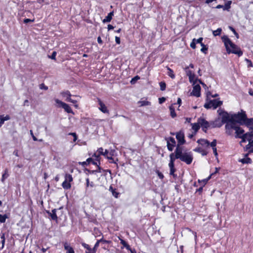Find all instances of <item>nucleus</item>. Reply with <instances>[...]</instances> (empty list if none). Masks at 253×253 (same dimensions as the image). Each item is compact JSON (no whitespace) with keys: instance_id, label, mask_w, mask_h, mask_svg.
<instances>
[{"instance_id":"9d476101","label":"nucleus","mask_w":253,"mask_h":253,"mask_svg":"<svg viewBox=\"0 0 253 253\" xmlns=\"http://www.w3.org/2000/svg\"><path fill=\"white\" fill-rule=\"evenodd\" d=\"M55 101L57 104L59 105V107L63 108L65 112L68 113H71L73 115L74 114V112L73 111L72 108L68 104L62 102L58 99H56Z\"/></svg>"},{"instance_id":"49530a36","label":"nucleus","mask_w":253,"mask_h":253,"mask_svg":"<svg viewBox=\"0 0 253 253\" xmlns=\"http://www.w3.org/2000/svg\"><path fill=\"white\" fill-rule=\"evenodd\" d=\"M196 39H194L193 40H192V42H191L190 43V46L191 48H192L193 49H195L196 47Z\"/></svg>"},{"instance_id":"423d86ee","label":"nucleus","mask_w":253,"mask_h":253,"mask_svg":"<svg viewBox=\"0 0 253 253\" xmlns=\"http://www.w3.org/2000/svg\"><path fill=\"white\" fill-rule=\"evenodd\" d=\"M219 115L221 116V122L223 124L226 123L225 125L231 123V115L230 116L227 112L224 110H218L217 111Z\"/></svg>"},{"instance_id":"412c9836","label":"nucleus","mask_w":253,"mask_h":253,"mask_svg":"<svg viewBox=\"0 0 253 253\" xmlns=\"http://www.w3.org/2000/svg\"><path fill=\"white\" fill-rule=\"evenodd\" d=\"M248 155H249V153L246 154L245 155V158L240 160L239 161L240 162H241L243 164H251L252 163V159L251 158L248 157Z\"/></svg>"},{"instance_id":"09e8293b","label":"nucleus","mask_w":253,"mask_h":253,"mask_svg":"<svg viewBox=\"0 0 253 253\" xmlns=\"http://www.w3.org/2000/svg\"><path fill=\"white\" fill-rule=\"evenodd\" d=\"M99 243L100 242H99L98 240H97L96 242L95 243L93 248V250L96 253V251H97V248H98L99 246Z\"/></svg>"},{"instance_id":"6ab92c4d","label":"nucleus","mask_w":253,"mask_h":253,"mask_svg":"<svg viewBox=\"0 0 253 253\" xmlns=\"http://www.w3.org/2000/svg\"><path fill=\"white\" fill-rule=\"evenodd\" d=\"M82 246L86 250L85 251V253H96V252L93 250V248H91L90 246L85 243H82Z\"/></svg>"},{"instance_id":"a18cd8bd","label":"nucleus","mask_w":253,"mask_h":253,"mask_svg":"<svg viewBox=\"0 0 253 253\" xmlns=\"http://www.w3.org/2000/svg\"><path fill=\"white\" fill-rule=\"evenodd\" d=\"M238 138H241L242 139L240 143L246 142H247L248 141L247 140V134H245V133L244 134V135H242L241 137H239Z\"/></svg>"},{"instance_id":"4c0bfd02","label":"nucleus","mask_w":253,"mask_h":253,"mask_svg":"<svg viewBox=\"0 0 253 253\" xmlns=\"http://www.w3.org/2000/svg\"><path fill=\"white\" fill-rule=\"evenodd\" d=\"M232 3L231 0L227 1L224 6V10H229V9L231 8V4Z\"/></svg>"},{"instance_id":"f3484780","label":"nucleus","mask_w":253,"mask_h":253,"mask_svg":"<svg viewBox=\"0 0 253 253\" xmlns=\"http://www.w3.org/2000/svg\"><path fill=\"white\" fill-rule=\"evenodd\" d=\"M63 246L66 253H75V251L73 247H72L70 244L67 242H63Z\"/></svg>"},{"instance_id":"8fccbe9b","label":"nucleus","mask_w":253,"mask_h":253,"mask_svg":"<svg viewBox=\"0 0 253 253\" xmlns=\"http://www.w3.org/2000/svg\"><path fill=\"white\" fill-rule=\"evenodd\" d=\"M39 87L41 89H44L45 90L48 89V87L46 86L43 83L40 84Z\"/></svg>"},{"instance_id":"2f4dec72","label":"nucleus","mask_w":253,"mask_h":253,"mask_svg":"<svg viewBox=\"0 0 253 253\" xmlns=\"http://www.w3.org/2000/svg\"><path fill=\"white\" fill-rule=\"evenodd\" d=\"M8 170L7 169H5L4 170V172L2 175V177L1 179V181L2 182H4L5 180L9 176V174L8 173Z\"/></svg>"},{"instance_id":"cd10ccee","label":"nucleus","mask_w":253,"mask_h":253,"mask_svg":"<svg viewBox=\"0 0 253 253\" xmlns=\"http://www.w3.org/2000/svg\"><path fill=\"white\" fill-rule=\"evenodd\" d=\"M167 69L168 71V73H167L169 77H170L171 79H174L175 77V74H174L173 71L168 66L167 67Z\"/></svg>"},{"instance_id":"9b49d317","label":"nucleus","mask_w":253,"mask_h":253,"mask_svg":"<svg viewBox=\"0 0 253 253\" xmlns=\"http://www.w3.org/2000/svg\"><path fill=\"white\" fill-rule=\"evenodd\" d=\"M167 141V148L169 151H172L176 145V141L173 137H169L166 138Z\"/></svg>"},{"instance_id":"680f3d73","label":"nucleus","mask_w":253,"mask_h":253,"mask_svg":"<svg viewBox=\"0 0 253 253\" xmlns=\"http://www.w3.org/2000/svg\"><path fill=\"white\" fill-rule=\"evenodd\" d=\"M34 20H31L30 19H29V18H25L24 20V23H25V24H27V23H28L29 22H34Z\"/></svg>"},{"instance_id":"c9c22d12","label":"nucleus","mask_w":253,"mask_h":253,"mask_svg":"<svg viewBox=\"0 0 253 253\" xmlns=\"http://www.w3.org/2000/svg\"><path fill=\"white\" fill-rule=\"evenodd\" d=\"M8 218V216L7 214H0V223H4L6 220Z\"/></svg>"},{"instance_id":"4d7b16f0","label":"nucleus","mask_w":253,"mask_h":253,"mask_svg":"<svg viewBox=\"0 0 253 253\" xmlns=\"http://www.w3.org/2000/svg\"><path fill=\"white\" fill-rule=\"evenodd\" d=\"M69 135L73 136V137H74V142H75L77 140L78 137L75 132H71L69 133Z\"/></svg>"},{"instance_id":"a878e982","label":"nucleus","mask_w":253,"mask_h":253,"mask_svg":"<svg viewBox=\"0 0 253 253\" xmlns=\"http://www.w3.org/2000/svg\"><path fill=\"white\" fill-rule=\"evenodd\" d=\"M197 143L200 144L201 145L206 147H209L210 146V142L207 139H200L198 140Z\"/></svg>"},{"instance_id":"052dcab7","label":"nucleus","mask_w":253,"mask_h":253,"mask_svg":"<svg viewBox=\"0 0 253 253\" xmlns=\"http://www.w3.org/2000/svg\"><path fill=\"white\" fill-rule=\"evenodd\" d=\"M99 242L100 243H102L103 244H105V243H110L111 242L110 241H108V240H106L105 239H104L103 238H101V239L100 240H98Z\"/></svg>"},{"instance_id":"bb28decb","label":"nucleus","mask_w":253,"mask_h":253,"mask_svg":"<svg viewBox=\"0 0 253 253\" xmlns=\"http://www.w3.org/2000/svg\"><path fill=\"white\" fill-rule=\"evenodd\" d=\"M194 151L195 152L201 153L203 156H206L208 153V151L200 147L195 148Z\"/></svg>"},{"instance_id":"dca6fc26","label":"nucleus","mask_w":253,"mask_h":253,"mask_svg":"<svg viewBox=\"0 0 253 253\" xmlns=\"http://www.w3.org/2000/svg\"><path fill=\"white\" fill-rule=\"evenodd\" d=\"M223 124L218 118L214 121L211 122V128L220 127L222 126Z\"/></svg>"},{"instance_id":"de8ad7c7","label":"nucleus","mask_w":253,"mask_h":253,"mask_svg":"<svg viewBox=\"0 0 253 253\" xmlns=\"http://www.w3.org/2000/svg\"><path fill=\"white\" fill-rule=\"evenodd\" d=\"M217 141L216 139H213V141L210 143V146H211L212 148H215L216 146Z\"/></svg>"},{"instance_id":"5fc2aeb1","label":"nucleus","mask_w":253,"mask_h":253,"mask_svg":"<svg viewBox=\"0 0 253 253\" xmlns=\"http://www.w3.org/2000/svg\"><path fill=\"white\" fill-rule=\"evenodd\" d=\"M210 96H211V97H216L218 96V94L217 93H215L214 94H212L211 92L209 91L207 93V97H209Z\"/></svg>"},{"instance_id":"20e7f679","label":"nucleus","mask_w":253,"mask_h":253,"mask_svg":"<svg viewBox=\"0 0 253 253\" xmlns=\"http://www.w3.org/2000/svg\"><path fill=\"white\" fill-rule=\"evenodd\" d=\"M223 102L218 100L217 99L211 100L207 102L204 105V107L207 109L213 108V109H216L218 107L222 105Z\"/></svg>"},{"instance_id":"ddd939ff","label":"nucleus","mask_w":253,"mask_h":253,"mask_svg":"<svg viewBox=\"0 0 253 253\" xmlns=\"http://www.w3.org/2000/svg\"><path fill=\"white\" fill-rule=\"evenodd\" d=\"M176 138L178 141V144L179 145H183L185 143L184 134V133L181 131H180L176 133Z\"/></svg>"},{"instance_id":"4468645a","label":"nucleus","mask_w":253,"mask_h":253,"mask_svg":"<svg viewBox=\"0 0 253 253\" xmlns=\"http://www.w3.org/2000/svg\"><path fill=\"white\" fill-rule=\"evenodd\" d=\"M243 125L248 127L250 130H253V118H248L246 116V119L244 121Z\"/></svg>"},{"instance_id":"6e6d98bb","label":"nucleus","mask_w":253,"mask_h":253,"mask_svg":"<svg viewBox=\"0 0 253 253\" xmlns=\"http://www.w3.org/2000/svg\"><path fill=\"white\" fill-rule=\"evenodd\" d=\"M157 173L158 174V176L161 179H163L164 178V176L163 174L160 172L159 170L157 171Z\"/></svg>"},{"instance_id":"4be33fe9","label":"nucleus","mask_w":253,"mask_h":253,"mask_svg":"<svg viewBox=\"0 0 253 253\" xmlns=\"http://www.w3.org/2000/svg\"><path fill=\"white\" fill-rule=\"evenodd\" d=\"M180 145L178 144L176 146L174 154H176V158H180V156L183 153L182 152V147L180 146Z\"/></svg>"},{"instance_id":"0e129e2a","label":"nucleus","mask_w":253,"mask_h":253,"mask_svg":"<svg viewBox=\"0 0 253 253\" xmlns=\"http://www.w3.org/2000/svg\"><path fill=\"white\" fill-rule=\"evenodd\" d=\"M79 164L80 165H81L83 167H85V166H88V164H87V163L86 162V161H84V162H79Z\"/></svg>"},{"instance_id":"13d9d810","label":"nucleus","mask_w":253,"mask_h":253,"mask_svg":"<svg viewBox=\"0 0 253 253\" xmlns=\"http://www.w3.org/2000/svg\"><path fill=\"white\" fill-rule=\"evenodd\" d=\"M56 54H57L56 52V51H53L52 53V54L51 55V56H49V58L52 59H53V60H56Z\"/></svg>"},{"instance_id":"473e14b6","label":"nucleus","mask_w":253,"mask_h":253,"mask_svg":"<svg viewBox=\"0 0 253 253\" xmlns=\"http://www.w3.org/2000/svg\"><path fill=\"white\" fill-rule=\"evenodd\" d=\"M191 125L192 129H193L195 132H197L200 128V126L198 121L197 123L191 124Z\"/></svg>"},{"instance_id":"ea45409f","label":"nucleus","mask_w":253,"mask_h":253,"mask_svg":"<svg viewBox=\"0 0 253 253\" xmlns=\"http://www.w3.org/2000/svg\"><path fill=\"white\" fill-rule=\"evenodd\" d=\"M89 186L93 187L94 186V183L92 181L90 182L89 178H87L86 179V188H87Z\"/></svg>"},{"instance_id":"bf43d9fd","label":"nucleus","mask_w":253,"mask_h":253,"mask_svg":"<svg viewBox=\"0 0 253 253\" xmlns=\"http://www.w3.org/2000/svg\"><path fill=\"white\" fill-rule=\"evenodd\" d=\"M208 49V48L206 45L205 46L202 47V48L201 49V51L202 52L204 53L205 54H206L207 52Z\"/></svg>"},{"instance_id":"a211bd4d","label":"nucleus","mask_w":253,"mask_h":253,"mask_svg":"<svg viewBox=\"0 0 253 253\" xmlns=\"http://www.w3.org/2000/svg\"><path fill=\"white\" fill-rule=\"evenodd\" d=\"M57 210V209H54L51 211V212H50L49 211H46V212L47 213L48 215L50 216L51 219L53 220H55V221L57 220L58 217L56 214Z\"/></svg>"},{"instance_id":"37998d69","label":"nucleus","mask_w":253,"mask_h":253,"mask_svg":"<svg viewBox=\"0 0 253 253\" xmlns=\"http://www.w3.org/2000/svg\"><path fill=\"white\" fill-rule=\"evenodd\" d=\"M160 89L161 90L164 91L166 90V84L164 82H161L159 83Z\"/></svg>"},{"instance_id":"5701e85b","label":"nucleus","mask_w":253,"mask_h":253,"mask_svg":"<svg viewBox=\"0 0 253 253\" xmlns=\"http://www.w3.org/2000/svg\"><path fill=\"white\" fill-rule=\"evenodd\" d=\"M114 16V11H112L108 14V15L102 20L103 23L110 22Z\"/></svg>"},{"instance_id":"aec40b11","label":"nucleus","mask_w":253,"mask_h":253,"mask_svg":"<svg viewBox=\"0 0 253 253\" xmlns=\"http://www.w3.org/2000/svg\"><path fill=\"white\" fill-rule=\"evenodd\" d=\"M120 243L122 245H123V246L124 247H125L126 250H127L128 251H130L131 253H135V251L134 250H133V251L131 250L130 246L127 243V242L126 241H125L124 240L122 239H120Z\"/></svg>"},{"instance_id":"864d4df0","label":"nucleus","mask_w":253,"mask_h":253,"mask_svg":"<svg viewBox=\"0 0 253 253\" xmlns=\"http://www.w3.org/2000/svg\"><path fill=\"white\" fill-rule=\"evenodd\" d=\"M103 148L102 147H100L98 149L97 151V153L98 155H99L100 156V155H103Z\"/></svg>"},{"instance_id":"2eb2a0df","label":"nucleus","mask_w":253,"mask_h":253,"mask_svg":"<svg viewBox=\"0 0 253 253\" xmlns=\"http://www.w3.org/2000/svg\"><path fill=\"white\" fill-rule=\"evenodd\" d=\"M201 86L199 84H196L194 86L193 90H192V94L196 97H199L201 95Z\"/></svg>"},{"instance_id":"c756f323","label":"nucleus","mask_w":253,"mask_h":253,"mask_svg":"<svg viewBox=\"0 0 253 253\" xmlns=\"http://www.w3.org/2000/svg\"><path fill=\"white\" fill-rule=\"evenodd\" d=\"M138 104H139V106L140 107L149 106L151 104L150 102L147 100H140L138 102Z\"/></svg>"},{"instance_id":"338daca9","label":"nucleus","mask_w":253,"mask_h":253,"mask_svg":"<svg viewBox=\"0 0 253 253\" xmlns=\"http://www.w3.org/2000/svg\"><path fill=\"white\" fill-rule=\"evenodd\" d=\"M115 42L117 44H120L121 40H120V37L116 36L115 37Z\"/></svg>"},{"instance_id":"b1692460","label":"nucleus","mask_w":253,"mask_h":253,"mask_svg":"<svg viewBox=\"0 0 253 253\" xmlns=\"http://www.w3.org/2000/svg\"><path fill=\"white\" fill-rule=\"evenodd\" d=\"M109 190L110 192H111L113 196L114 197H115L116 198H118L119 197V196L120 195L119 192H118L117 191V189L116 188H114L112 185L110 186Z\"/></svg>"},{"instance_id":"f257e3e1","label":"nucleus","mask_w":253,"mask_h":253,"mask_svg":"<svg viewBox=\"0 0 253 253\" xmlns=\"http://www.w3.org/2000/svg\"><path fill=\"white\" fill-rule=\"evenodd\" d=\"M222 42L224 43L227 53L228 54L231 53L235 54L238 57H241L243 54V51L237 45L233 43L226 35L221 37Z\"/></svg>"},{"instance_id":"39448f33","label":"nucleus","mask_w":253,"mask_h":253,"mask_svg":"<svg viewBox=\"0 0 253 253\" xmlns=\"http://www.w3.org/2000/svg\"><path fill=\"white\" fill-rule=\"evenodd\" d=\"M245 134H247V140L249 141L248 144L245 147L246 150H248L249 153H253V130Z\"/></svg>"},{"instance_id":"e433bc0d","label":"nucleus","mask_w":253,"mask_h":253,"mask_svg":"<svg viewBox=\"0 0 253 253\" xmlns=\"http://www.w3.org/2000/svg\"><path fill=\"white\" fill-rule=\"evenodd\" d=\"M113 154L111 153H109V155L108 156H107V159L110 160V161L109 162L110 163H115L116 164V166L118 168V164L117 163V162L114 160V159L113 158L112 156H113Z\"/></svg>"},{"instance_id":"e2e57ef3","label":"nucleus","mask_w":253,"mask_h":253,"mask_svg":"<svg viewBox=\"0 0 253 253\" xmlns=\"http://www.w3.org/2000/svg\"><path fill=\"white\" fill-rule=\"evenodd\" d=\"M91 164L92 165L96 166H98V165H100V162L96 161L94 159H93V161L92 162Z\"/></svg>"},{"instance_id":"79ce46f5","label":"nucleus","mask_w":253,"mask_h":253,"mask_svg":"<svg viewBox=\"0 0 253 253\" xmlns=\"http://www.w3.org/2000/svg\"><path fill=\"white\" fill-rule=\"evenodd\" d=\"M221 32L222 29L219 28H218L217 30L213 31L212 33L214 36H219L221 34Z\"/></svg>"},{"instance_id":"774afa93","label":"nucleus","mask_w":253,"mask_h":253,"mask_svg":"<svg viewBox=\"0 0 253 253\" xmlns=\"http://www.w3.org/2000/svg\"><path fill=\"white\" fill-rule=\"evenodd\" d=\"M93 158H88L86 159V162L88 164V165L92 163L93 161Z\"/></svg>"},{"instance_id":"72a5a7b5","label":"nucleus","mask_w":253,"mask_h":253,"mask_svg":"<svg viewBox=\"0 0 253 253\" xmlns=\"http://www.w3.org/2000/svg\"><path fill=\"white\" fill-rule=\"evenodd\" d=\"M189 82L191 83H193L194 84H196V83L197 82V81H198V79H197V78H196L195 74L189 76Z\"/></svg>"},{"instance_id":"69168bd1","label":"nucleus","mask_w":253,"mask_h":253,"mask_svg":"<svg viewBox=\"0 0 253 253\" xmlns=\"http://www.w3.org/2000/svg\"><path fill=\"white\" fill-rule=\"evenodd\" d=\"M166 101V98L164 97L159 98V102L160 104H162Z\"/></svg>"},{"instance_id":"58836bf2","label":"nucleus","mask_w":253,"mask_h":253,"mask_svg":"<svg viewBox=\"0 0 253 253\" xmlns=\"http://www.w3.org/2000/svg\"><path fill=\"white\" fill-rule=\"evenodd\" d=\"M66 101H67V102H71V103H72L73 104H75V107L76 108H78V105L77 104V101L75 100H73L72 99H71V98H66Z\"/></svg>"},{"instance_id":"3c124183","label":"nucleus","mask_w":253,"mask_h":253,"mask_svg":"<svg viewBox=\"0 0 253 253\" xmlns=\"http://www.w3.org/2000/svg\"><path fill=\"white\" fill-rule=\"evenodd\" d=\"M5 121L3 118V115H0V127L2 126Z\"/></svg>"},{"instance_id":"7ed1b4c3","label":"nucleus","mask_w":253,"mask_h":253,"mask_svg":"<svg viewBox=\"0 0 253 253\" xmlns=\"http://www.w3.org/2000/svg\"><path fill=\"white\" fill-rule=\"evenodd\" d=\"M246 113L241 110V112L231 115V123L228 125H237V124L243 125L244 121L246 119Z\"/></svg>"},{"instance_id":"6e6552de","label":"nucleus","mask_w":253,"mask_h":253,"mask_svg":"<svg viewBox=\"0 0 253 253\" xmlns=\"http://www.w3.org/2000/svg\"><path fill=\"white\" fill-rule=\"evenodd\" d=\"M65 180L62 183V186L65 190H69L71 188V182L73 181L72 175L69 173H66L64 176Z\"/></svg>"},{"instance_id":"a19ab883","label":"nucleus","mask_w":253,"mask_h":253,"mask_svg":"<svg viewBox=\"0 0 253 253\" xmlns=\"http://www.w3.org/2000/svg\"><path fill=\"white\" fill-rule=\"evenodd\" d=\"M92 158L96 161H97L98 162H100V159H101L100 156L99 155H98V154H97V153H95L93 154V155H92Z\"/></svg>"},{"instance_id":"f03ea898","label":"nucleus","mask_w":253,"mask_h":253,"mask_svg":"<svg viewBox=\"0 0 253 253\" xmlns=\"http://www.w3.org/2000/svg\"><path fill=\"white\" fill-rule=\"evenodd\" d=\"M225 133L229 136L233 135V130L235 131V137L236 138L241 137L244 135V130L238 125H227L225 126Z\"/></svg>"},{"instance_id":"f704fd0d","label":"nucleus","mask_w":253,"mask_h":253,"mask_svg":"<svg viewBox=\"0 0 253 253\" xmlns=\"http://www.w3.org/2000/svg\"><path fill=\"white\" fill-rule=\"evenodd\" d=\"M61 94L63 97H66V98H71V96H72L69 90L63 91L61 93Z\"/></svg>"},{"instance_id":"f8f14e48","label":"nucleus","mask_w":253,"mask_h":253,"mask_svg":"<svg viewBox=\"0 0 253 253\" xmlns=\"http://www.w3.org/2000/svg\"><path fill=\"white\" fill-rule=\"evenodd\" d=\"M97 102L99 105L98 108L99 110L104 114H109V110L108 109L107 106L102 101L100 98H97Z\"/></svg>"},{"instance_id":"7c9ffc66","label":"nucleus","mask_w":253,"mask_h":253,"mask_svg":"<svg viewBox=\"0 0 253 253\" xmlns=\"http://www.w3.org/2000/svg\"><path fill=\"white\" fill-rule=\"evenodd\" d=\"M170 169V173L169 174L171 175H172L174 177L176 176V175L174 173L176 171V169L175 168L174 165H169Z\"/></svg>"},{"instance_id":"1a4fd4ad","label":"nucleus","mask_w":253,"mask_h":253,"mask_svg":"<svg viewBox=\"0 0 253 253\" xmlns=\"http://www.w3.org/2000/svg\"><path fill=\"white\" fill-rule=\"evenodd\" d=\"M198 121L200 127H202V130L204 132L207 133L208 129L211 127V122H209L203 117L199 118Z\"/></svg>"},{"instance_id":"0eeeda50","label":"nucleus","mask_w":253,"mask_h":253,"mask_svg":"<svg viewBox=\"0 0 253 253\" xmlns=\"http://www.w3.org/2000/svg\"><path fill=\"white\" fill-rule=\"evenodd\" d=\"M179 160L187 165H190L193 160V155L191 152H184L180 156Z\"/></svg>"},{"instance_id":"c03bdc74","label":"nucleus","mask_w":253,"mask_h":253,"mask_svg":"<svg viewBox=\"0 0 253 253\" xmlns=\"http://www.w3.org/2000/svg\"><path fill=\"white\" fill-rule=\"evenodd\" d=\"M245 61L246 62L247 64V66L248 68H250V67H253V63L252 62V61L249 59H247V58H246L245 59Z\"/></svg>"},{"instance_id":"c85d7f7f","label":"nucleus","mask_w":253,"mask_h":253,"mask_svg":"<svg viewBox=\"0 0 253 253\" xmlns=\"http://www.w3.org/2000/svg\"><path fill=\"white\" fill-rule=\"evenodd\" d=\"M169 111H170V116L172 118H174L175 117H176V113L175 111V109L174 108V107L172 106V105H171V106H170L169 107Z\"/></svg>"},{"instance_id":"393cba45","label":"nucleus","mask_w":253,"mask_h":253,"mask_svg":"<svg viewBox=\"0 0 253 253\" xmlns=\"http://www.w3.org/2000/svg\"><path fill=\"white\" fill-rule=\"evenodd\" d=\"M176 154L172 153L169 155L170 161L169 165H174V162L176 159H179V158H176Z\"/></svg>"},{"instance_id":"603ef678","label":"nucleus","mask_w":253,"mask_h":253,"mask_svg":"<svg viewBox=\"0 0 253 253\" xmlns=\"http://www.w3.org/2000/svg\"><path fill=\"white\" fill-rule=\"evenodd\" d=\"M229 29L233 32V33L234 34V35L236 36V37L238 38L239 37V35L237 33V32L236 31L235 29L231 27V26H229Z\"/></svg>"}]
</instances>
